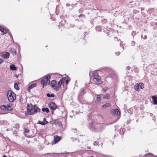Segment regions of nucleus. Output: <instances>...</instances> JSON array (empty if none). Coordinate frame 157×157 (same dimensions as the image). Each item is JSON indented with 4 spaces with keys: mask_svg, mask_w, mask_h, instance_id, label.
Returning a JSON list of instances; mask_svg holds the SVG:
<instances>
[{
    "mask_svg": "<svg viewBox=\"0 0 157 157\" xmlns=\"http://www.w3.org/2000/svg\"><path fill=\"white\" fill-rule=\"evenodd\" d=\"M93 80L96 84L99 85L102 83L101 76L96 72H94L93 74Z\"/></svg>",
    "mask_w": 157,
    "mask_h": 157,
    "instance_id": "nucleus-1",
    "label": "nucleus"
},
{
    "mask_svg": "<svg viewBox=\"0 0 157 157\" xmlns=\"http://www.w3.org/2000/svg\"><path fill=\"white\" fill-rule=\"evenodd\" d=\"M27 109V111L25 112L26 115L33 114L37 112H39L40 109Z\"/></svg>",
    "mask_w": 157,
    "mask_h": 157,
    "instance_id": "nucleus-2",
    "label": "nucleus"
},
{
    "mask_svg": "<svg viewBox=\"0 0 157 157\" xmlns=\"http://www.w3.org/2000/svg\"><path fill=\"white\" fill-rule=\"evenodd\" d=\"M7 96H8V100L10 102H12L14 101V100L16 99V94L12 91L10 92V94L8 93Z\"/></svg>",
    "mask_w": 157,
    "mask_h": 157,
    "instance_id": "nucleus-3",
    "label": "nucleus"
},
{
    "mask_svg": "<svg viewBox=\"0 0 157 157\" xmlns=\"http://www.w3.org/2000/svg\"><path fill=\"white\" fill-rule=\"evenodd\" d=\"M50 78V76L48 75L41 80L40 83L41 84L43 85V87H44V86L50 84L49 79Z\"/></svg>",
    "mask_w": 157,
    "mask_h": 157,
    "instance_id": "nucleus-4",
    "label": "nucleus"
},
{
    "mask_svg": "<svg viewBox=\"0 0 157 157\" xmlns=\"http://www.w3.org/2000/svg\"><path fill=\"white\" fill-rule=\"evenodd\" d=\"M0 56L2 57L5 59H7L9 58L10 53L7 52H4L1 53Z\"/></svg>",
    "mask_w": 157,
    "mask_h": 157,
    "instance_id": "nucleus-5",
    "label": "nucleus"
},
{
    "mask_svg": "<svg viewBox=\"0 0 157 157\" xmlns=\"http://www.w3.org/2000/svg\"><path fill=\"white\" fill-rule=\"evenodd\" d=\"M64 83L63 79H61L58 82V84H57L56 86L54 88V90H55L57 91L59 90V87L61 86V85L63 83Z\"/></svg>",
    "mask_w": 157,
    "mask_h": 157,
    "instance_id": "nucleus-6",
    "label": "nucleus"
},
{
    "mask_svg": "<svg viewBox=\"0 0 157 157\" xmlns=\"http://www.w3.org/2000/svg\"><path fill=\"white\" fill-rule=\"evenodd\" d=\"M51 124H55L58 125V126L60 128L62 127V124L61 122H59L57 120H54L52 121Z\"/></svg>",
    "mask_w": 157,
    "mask_h": 157,
    "instance_id": "nucleus-7",
    "label": "nucleus"
},
{
    "mask_svg": "<svg viewBox=\"0 0 157 157\" xmlns=\"http://www.w3.org/2000/svg\"><path fill=\"white\" fill-rule=\"evenodd\" d=\"M61 139V137H59L57 136H55L54 137V142H52V144H56V143L58 142Z\"/></svg>",
    "mask_w": 157,
    "mask_h": 157,
    "instance_id": "nucleus-8",
    "label": "nucleus"
},
{
    "mask_svg": "<svg viewBox=\"0 0 157 157\" xmlns=\"http://www.w3.org/2000/svg\"><path fill=\"white\" fill-rule=\"evenodd\" d=\"M111 112H113V114L114 115H118L120 114V112L117 109H115L114 110L113 109L111 111Z\"/></svg>",
    "mask_w": 157,
    "mask_h": 157,
    "instance_id": "nucleus-9",
    "label": "nucleus"
},
{
    "mask_svg": "<svg viewBox=\"0 0 157 157\" xmlns=\"http://www.w3.org/2000/svg\"><path fill=\"white\" fill-rule=\"evenodd\" d=\"M49 108H57V106L55 103L53 102H51L48 104Z\"/></svg>",
    "mask_w": 157,
    "mask_h": 157,
    "instance_id": "nucleus-10",
    "label": "nucleus"
},
{
    "mask_svg": "<svg viewBox=\"0 0 157 157\" xmlns=\"http://www.w3.org/2000/svg\"><path fill=\"white\" fill-rule=\"evenodd\" d=\"M37 85L36 83L32 84L30 85L28 88V90L29 92H30V90L34 87H36L37 86Z\"/></svg>",
    "mask_w": 157,
    "mask_h": 157,
    "instance_id": "nucleus-11",
    "label": "nucleus"
},
{
    "mask_svg": "<svg viewBox=\"0 0 157 157\" xmlns=\"http://www.w3.org/2000/svg\"><path fill=\"white\" fill-rule=\"evenodd\" d=\"M51 85L52 87L54 88V87H56V86L57 85L56 81L55 80H52L51 82Z\"/></svg>",
    "mask_w": 157,
    "mask_h": 157,
    "instance_id": "nucleus-12",
    "label": "nucleus"
},
{
    "mask_svg": "<svg viewBox=\"0 0 157 157\" xmlns=\"http://www.w3.org/2000/svg\"><path fill=\"white\" fill-rule=\"evenodd\" d=\"M63 80L66 82V84H67L70 80V78L67 75L66 77H64Z\"/></svg>",
    "mask_w": 157,
    "mask_h": 157,
    "instance_id": "nucleus-13",
    "label": "nucleus"
},
{
    "mask_svg": "<svg viewBox=\"0 0 157 157\" xmlns=\"http://www.w3.org/2000/svg\"><path fill=\"white\" fill-rule=\"evenodd\" d=\"M86 93V91L85 89L83 88H82L80 89V91L79 93V96H81L83 95Z\"/></svg>",
    "mask_w": 157,
    "mask_h": 157,
    "instance_id": "nucleus-14",
    "label": "nucleus"
},
{
    "mask_svg": "<svg viewBox=\"0 0 157 157\" xmlns=\"http://www.w3.org/2000/svg\"><path fill=\"white\" fill-rule=\"evenodd\" d=\"M152 99L154 102V104H157V97L155 96H152Z\"/></svg>",
    "mask_w": 157,
    "mask_h": 157,
    "instance_id": "nucleus-15",
    "label": "nucleus"
},
{
    "mask_svg": "<svg viewBox=\"0 0 157 157\" xmlns=\"http://www.w3.org/2000/svg\"><path fill=\"white\" fill-rule=\"evenodd\" d=\"M97 95V100L95 101L97 103H99L100 102L101 100V96L100 95Z\"/></svg>",
    "mask_w": 157,
    "mask_h": 157,
    "instance_id": "nucleus-16",
    "label": "nucleus"
},
{
    "mask_svg": "<svg viewBox=\"0 0 157 157\" xmlns=\"http://www.w3.org/2000/svg\"><path fill=\"white\" fill-rule=\"evenodd\" d=\"M10 69L12 71H15L17 69V68L15 65L14 64H11L10 65Z\"/></svg>",
    "mask_w": 157,
    "mask_h": 157,
    "instance_id": "nucleus-17",
    "label": "nucleus"
},
{
    "mask_svg": "<svg viewBox=\"0 0 157 157\" xmlns=\"http://www.w3.org/2000/svg\"><path fill=\"white\" fill-rule=\"evenodd\" d=\"M134 89L136 91L139 90V85L138 84H136L134 86Z\"/></svg>",
    "mask_w": 157,
    "mask_h": 157,
    "instance_id": "nucleus-18",
    "label": "nucleus"
},
{
    "mask_svg": "<svg viewBox=\"0 0 157 157\" xmlns=\"http://www.w3.org/2000/svg\"><path fill=\"white\" fill-rule=\"evenodd\" d=\"M111 104L109 103H106L104 105H102V107L103 108H105L106 107H109L110 106Z\"/></svg>",
    "mask_w": 157,
    "mask_h": 157,
    "instance_id": "nucleus-19",
    "label": "nucleus"
},
{
    "mask_svg": "<svg viewBox=\"0 0 157 157\" xmlns=\"http://www.w3.org/2000/svg\"><path fill=\"white\" fill-rule=\"evenodd\" d=\"M46 96L49 98H51L54 97L55 96V95L53 94H50L49 93H47L46 94Z\"/></svg>",
    "mask_w": 157,
    "mask_h": 157,
    "instance_id": "nucleus-20",
    "label": "nucleus"
},
{
    "mask_svg": "<svg viewBox=\"0 0 157 157\" xmlns=\"http://www.w3.org/2000/svg\"><path fill=\"white\" fill-rule=\"evenodd\" d=\"M95 29L96 31H98V32L101 31V27L100 26H98Z\"/></svg>",
    "mask_w": 157,
    "mask_h": 157,
    "instance_id": "nucleus-21",
    "label": "nucleus"
},
{
    "mask_svg": "<svg viewBox=\"0 0 157 157\" xmlns=\"http://www.w3.org/2000/svg\"><path fill=\"white\" fill-rule=\"evenodd\" d=\"M6 108H11L13 105L11 103H9L7 104H6Z\"/></svg>",
    "mask_w": 157,
    "mask_h": 157,
    "instance_id": "nucleus-22",
    "label": "nucleus"
},
{
    "mask_svg": "<svg viewBox=\"0 0 157 157\" xmlns=\"http://www.w3.org/2000/svg\"><path fill=\"white\" fill-rule=\"evenodd\" d=\"M109 95L108 94H106L103 97V99H109Z\"/></svg>",
    "mask_w": 157,
    "mask_h": 157,
    "instance_id": "nucleus-23",
    "label": "nucleus"
},
{
    "mask_svg": "<svg viewBox=\"0 0 157 157\" xmlns=\"http://www.w3.org/2000/svg\"><path fill=\"white\" fill-rule=\"evenodd\" d=\"M42 110L44 112H46L48 113L49 112V109H42Z\"/></svg>",
    "mask_w": 157,
    "mask_h": 157,
    "instance_id": "nucleus-24",
    "label": "nucleus"
},
{
    "mask_svg": "<svg viewBox=\"0 0 157 157\" xmlns=\"http://www.w3.org/2000/svg\"><path fill=\"white\" fill-rule=\"evenodd\" d=\"M66 22V21H62L61 22H59V25L58 26V27H59V28H60L61 25H62V26H64V25L63 24V23L64 22V23H65Z\"/></svg>",
    "mask_w": 157,
    "mask_h": 157,
    "instance_id": "nucleus-25",
    "label": "nucleus"
},
{
    "mask_svg": "<svg viewBox=\"0 0 157 157\" xmlns=\"http://www.w3.org/2000/svg\"><path fill=\"white\" fill-rule=\"evenodd\" d=\"M24 132H25V136H27V137H29V136H28V135L26 134V133H28L29 132V130L28 129H27L26 128H25V129L24 130Z\"/></svg>",
    "mask_w": 157,
    "mask_h": 157,
    "instance_id": "nucleus-26",
    "label": "nucleus"
},
{
    "mask_svg": "<svg viewBox=\"0 0 157 157\" xmlns=\"http://www.w3.org/2000/svg\"><path fill=\"white\" fill-rule=\"evenodd\" d=\"M14 88L17 90H19V88L18 86V85L17 83H15L14 85Z\"/></svg>",
    "mask_w": 157,
    "mask_h": 157,
    "instance_id": "nucleus-27",
    "label": "nucleus"
},
{
    "mask_svg": "<svg viewBox=\"0 0 157 157\" xmlns=\"http://www.w3.org/2000/svg\"><path fill=\"white\" fill-rule=\"evenodd\" d=\"M33 105L31 103L28 104L26 108H31V107H33L32 106H33Z\"/></svg>",
    "mask_w": 157,
    "mask_h": 157,
    "instance_id": "nucleus-28",
    "label": "nucleus"
},
{
    "mask_svg": "<svg viewBox=\"0 0 157 157\" xmlns=\"http://www.w3.org/2000/svg\"><path fill=\"white\" fill-rule=\"evenodd\" d=\"M140 88L141 89H143L144 87V85L143 83H140Z\"/></svg>",
    "mask_w": 157,
    "mask_h": 157,
    "instance_id": "nucleus-29",
    "label": "nucleus"
},
{
    "mask_svg": "<svg viewBox=\"0 0 157 157\" xmlns=\"http://www.w3.org/2000/svg\"><path fill=\"white\" fill-rule=\"evenodd\" d=\"M37 123L39 124H40L41 125H45L46 124V123H43V122H42L40 121H39Z\"/></svg>",
    "mask_w": 157,
    "mask_h": 157,
    "instance_id": "nucleus-30",
    "label": "nucleus"
},
{
    "mask_svg": "<svg viewBox=\"0 0 157 157\" xmlns=\"http://www.w3.org/2000/svg\"><path fill=\"white\" fill-rule=\"evenodd\" d=\"M2 110L12 111L13 109H1Z\"/></svg>",
    "mask_w": 157,
    "mask_h": 157,
    "instance_id": "nucleus-31",
    "label": "nucleus"
},
{
    "mask_svg": "<svg viewBox=\"0 0 157 157\" xmlns=\"http://www.w3.org/2000/svg\"><path fill=\"white\" fill-rule=\"evenodd\" d=\"M23 99L22 97H21L19 99V101L20 102V103H21L23 102Z\"/></svg>",
    "mask_w": 157,
    "mask_h": 157,
    "instance_id": "nucleus-32",
    "label": "nucleus"
},
{
    "mask_svg": "<svg viewBox=\"0 0 157 157\" xmlns=\"http://www.w3.org/2000/svg\"><path fill=\"white\" fill-rule=\"evenodd\" d=\"M131 34L134 37L136 34V32L134 31H133L132 32Z\"/></svg>",
    "mask_w": 157,
    "mask_h": 157,
    "instance_id": "nucleus-33",
    "label": "nucleus"
},
{
    "mask_svg": "<svg viewBox=\"0 0 157 157\" xmlns=\"http://www.w3.org/2000/svg\"><path fill=\"white\" fill-rule=\"evenodd\" d=\"M4 28L0 26V31L2 33L4 31Z\"/></svg>",
    "mask_w": 157,
    "mask_h": 157,
    "instance_id": "nucleus-34",
    "label": "nucleus"
},
{
    "mask_svg": "<svg viewBox=\"0 0 157 157\" xmlns=\"http://www.w3.org/2000/svg\"><path fill=\"white\" fill-rule=\"evenodd\" d=\"M43 123H46V124L48 123V122L46 121V119L45 118H44V121H43Z\"/></svg>",
    "mask_w": 157,
    "mask_h": 157,
    "instance_id": "nucleus-35",
    "label": "nucleus"
},
{
    "mask_svg": "<svg viewBox=\"0 0 157 157\" xmlns=\"http://www.w3.org/2000/svg\"><path fill=\"white\" fill-rule=\"evenodd\" d=\"M78 17H85V15L83 14H80L78 16Z\"/></svg>",
    "mask_w": 157,
    "mask_h": 157,
    "instance_id": "nucleus-36",
    "label": "nucleus"
},
{
    "mask_svg": "<svg viewBox=\"0 0 157 157\" xmlns=\"http://www.w3.org/2000/svg\"><path fill=\"white\" fill-rule=\"evenodd\" d=\"M6 105H1L0 108H2L3 107H4V108H6Z\"/></svg>",
    "mask_w": 157,
    "mask_h": 157,
    "instance_id": "nucleus-37",
    "label": "nucleus"
},
{
    "mask_svg": "<svg viewBox=\"0 0 157 157\" xmlns=\"http://www.w3.org/2000/svg\"><path fill=\"white\" fill-rule=\"evenodd\" d=\"M120 46L121 47H122V48H123V50H124V47L123 46V43H122V42L121 41L120 42Z\"/></svg>",
    "mask_w": 157,
    "mask_h": 157,
    "instance_id": "nucleus-38",
    "label": "nucleus"
},
{
    "mask_svg": "<svg viewBox=\"0 0 157 157\" xmlns=\"http://www.w3.org/2000/svg\"><path fill=\"white\" fill-rule=\"evenodd\" d=\"M3 62L4 61L3 59H2L0 58V65L2 64Z\"/></svg>",
    "mask_w": 157,
    "mask_h": 157,
    "instance_id": "nucleus-39",
    "label": "nucleus"
},
{
    "mask_svg": "<svg viewBox=\"0 0 157 157\" xmlns=\"http://www.w3.org/2000/svg\"><path fill=\"white\" fill-rule=\"evenodd\" d=\"M135 42L134 41H132L131 43L132 46H133L135 45Z\"/></svg>",
    "mask_w": 157,
    "mask_h": 157,
    "instance_id": "nucleus-40",
    "label": "nucleus"
},
{
    "mask_svg": "<svg viewBox=\"0 0 157 157\" xmlns=\"http://www.w3.org/2000/svg\"><path fill=\"white\" fill-rule=\"evenodd\" d=\"M8 31V30L5 29L4 30V31L2 33H3L4 34H5L7 33Z\"/></svg>",
    "mask_w": 157,
    "mask_h": 157,
    "instance_id": "nucleus-41",
    "label": "nucleus"
},
{
    "mask_svg": "<svg viewBox=\"0 0 157 157\" xmlns=\"http://www.w3.org/2000/svg\"><path fill=\"white\" fill-rule=\"evenodd\" d=\"M13 55H16L17 53L16 51L14 49L13 50Z\"/></svg>",
    "mask_w": 157,
    "mask_h": 157,
    "instance_id": "nucleus-42",
    "label": "nucleus"
},
{
    "mask_svg": "<svg viewBox=\"0 0 157 157\" xmlns=\"http://www.w3.org/2000/svg\"><path fill=\"white\" fill-rule=\"evenodd\" d=\"M32 107H31V108H38L36 105H33V106H32Z\"/></svg>",
    "mask_w": 157,
    "mask_h": 157,
    "instance_id": "nucleus-43",
    "label": "nucleus"
},
{
    "mask_svg": "<svg viewBox=\"0 0 157 157\" xmlns=\"http://www.w3.org/2000/svg\"><path fill=\"white\" fill-rule=\"evenodd\" d=\"M116 53V55H117L118 56H119L120 55V52H118L116 53Z\"/></svg>",
    "mask_w": 157,
    "mask_h": 157,
    "instance_id": "nucleus-44",
    "label": "nucleus"
},
{
    "mask_svg": "<svg viewBox=\"0 0 157 157\" xmlns=\"http://www.w3.org/2000/svg\"><path fill=\"white\" fill-rule=\"evenodd\" d=\"M147 37L146 36H145L144 37V39L145 40L147 38Z\"/></svg>",
    "mask_w": 157,
    "mask_h": 157,
    "instance_id": "nucleus-45",
    "label": "nucleus"
},
{
    "mask_svg": "<svg viewBox=\"0 0 157 157\" xmlns=\"http://www.w3.org/2000/svg\"><path fill=\"white\" fill-rule=\"evenodd\" d=\"M126 68L128 70H129L130 69V67L129 66H128Z\"/></svg>",
    "mask_w": 157,
    "mask_h": 157,
    "instance_id": "nucleus-46",
    "label": "nucleus"
},
{
    "mask_svg": "<svg viewBox=\"0 0 157 157\" xmlns=\"http://www.w3.org/2000/svg\"><path fill=\"white\" fill-rule=\"evenodd\" d=\"M106 90H107L106 89H103V91L104 92L106 91Z\"/></svg>",
    "mask_w": 157,
    "mask_h": 157,
    "instance_id": "nucleus-47",
    "label": "nucleus"
},
{
    "mask_svg": "<svg viewBox=\"0 0 157 157\" xmlns=\"http://www.w3.org/2000/svg\"><path fill=\"white\" fill-rule=\"evenodd\" d=\"M114 39L115 41H117L118 40L117 38V37H115Z\"/></svg>",
    "mask_w": 157,
    "mask_h": 157,
    "instance_id": "nucleus-48",
    "label": "nucleus"
},
{
    "mask_svg": "<svg viewBox=\"0 0 157 157\" xmlns=\"http://www.w3.org/2000/svg\"><path fill=\"white\" fill-rule=\"evenodd\" d=\"M66 6H70V4H66Z\"/></svg>",
    "mask_w": 157,
    "mask_h": 157,
    "instance_id": "nucleus-49",
    "label": "nucleus"
},
{
    "mask_svg": "<svg viewBox=\"0 0 157 157\" xmlns=\"http://www.w3.org/2000/svg\"><path fill=\"white\" fill-rule=\"evenodd\" d=\"M7 113H2V114H5Z\"/></svg>",
    "mask_w": 157,
    "mask_h": 157,
    "instance_id": "nucleus-50",
    "label": "nucleus"
},
{
    "mask_svg": "<svg viewBox=\"0 0 157 157\" xmlns=\"http://www.w3.org/2000/svg\"><path fill=\"white\" fill-rule=\"evenodd\" d=\"M51 109L53 110H55L56 109L54 108V109Z\"/></svg>",
    "mask_w": 157,
    "mask_h": 157,
    "instance_id": "nucleus-51",
    "label": "nucleus"
},
{
    "mask_svg": "<svg viewBox=\"0 0 157 157\" xmlns=\"http://www.w3.org/2000/svg\"><path fill=\"white\" fill-rule=\"evenodd\" d=\"M3 157H7V156L5 155H4Z\"/></svg>",
    "mask_w": 157,
    "mask_h": 157,
    "instance_id": "nucleus-52",
    "label": "nucleus"
},
{
    "mask_svg": "<svg viewBox=\"0 0 157 157\" xmlns=\"http://www.w3.org/2000/svg\"><path fill=\"white\" fill-rule=\"evenodd\" d=\"M97 125H98V126L97 127V128H98V125H99V124H97Z\"/></svg>",
    "mask_w": 157,
    "mask_h": 157,
    "instance_id": "nucleus-53",
    "label": "nucleus"
},
{
    "mask_svg": "<svg viewBox=\"0 0 157 157\" xmlns=\"http://www.w3.org/2000/svg\"><path fill=\"white\" fill-rule=\"evenodd\" d=\"M89 75H90V72L89 73Z\"/></svg>",
    "mask_w": 157,
    "mask_h": 157,
    "instance_id": "nucleus-54",
    "label": "nucleus"
},
{
    "mask_svg": "<svg viewBox=\"0 0 157 157\" xmlns=\"http://www.w3.org/2000/svg\"><path fill=\"white\" fill-rule=\"evenodd\" d=\"M18 76H16V77L17 78V77H18Z\"/></svg>",
    "mask_w": 157,
    "mask_h": 157,
    "instance_id": "nucleus-55",
    "label": "nucleus"
},
{
    "mask_svg": "<svg viewBox=\"0 0 157 157\" xmlns=\"http://www.w3.org/2000/svg\"><path fill=\"white\" fill-rule=\"evenodd\" d=\"M80 10H79V13H80Z\"/></svg>",
    "mask_w": 157,
    "mask_h": 157,
    "instance_id": "nucleus-56",
    "label": "nucleus"
},
{
    "mask_svg": "<svg viewBox=\"0 0 157 157\" xmlns=\"http://www.w3.org/2000/svg\"><path fill=\"white\" fill-rule=\"evenodd\" d=\"M75 130L76 131H77V130H76V128L75 129Z\"/></svg>",
    "mask_w": 157,
    "mask_h": 157,
    "instance_id": "nucleus-57",
    "label": "nucleus"
}]
</instances>
